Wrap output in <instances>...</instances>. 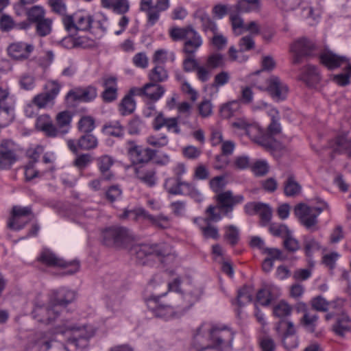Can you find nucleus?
Returning a JSON list of instances; mask_svg holds the SVG:
<instances>
[{"mask_svg":"<svg viewBox=\"0 0 351 351\" xmlns=\"http://www.w3.org/2000/svg\"><path fill=\"white\" fill-rule=\"evenodd\" d=\"M10 99L8 88L0 87V126H8L14 119L13 109L8 106L6 100Z\"/></svg>","mask_w":351,"mask_h":351,"instance_id":"nucleus-21","label":"nucleus"},{"mask_svg":"<svg viewBox=\"0 0 351 351\" xmlns=\"http://www.w3.org/2000/svg\"><path fill=\"white\" fill-rule=\"evenodd\" d=\"M180 284V278H176L168 283V291L145 298L148 309L155 317L166 321L179 318L199 300L203 293L202 289L184 294Z\"/></svg>","mask_w":351,"mask_h":351,"instance_id":"nucleus-1","label":"nucleus"},{"mask_svg":"<svg viewBox=\"0 0 351 351\" xmlns=\"http://www.w3.org/2000/svg\"><path fill=\"white\" fill-rule=\"evenodd\" d=\"M300 80L308 87H315L320 81L317 68L315 66L308 65L300 75Z\"/></svg>","mask_w":351,"mask_h":351,"instance_id":"nucleus-28","label":"nucleus"},{"mask_svg":"<svg viewBox=\"0 0 351 351\" xmlns=\"http://www.w3.org/2000/svg\"><path fill=\"white\" fill-rule=\"evenodd\" d=\"M351 73L346 71L339 74L332 75L331 80L339 86H346L350 84Z\"/></svg>","mask_w":351,"mask_h":351,"instance_id":"nucleus-60","label":"nucleus"},{"mask_svg":"<svg viewBox=\"0 0 351 351\" xmlns=\"http://www.w3.org/2000/svg\"><path fill=\"white\" fill-rule=\"evenodd\" d=\"M147 215H148V212H147L144 208H138L133 210H124L123 213L120 215L119 218L121 219H129L132 221H137L140 218L147 220Z\"/></svg>","mask_w":351,"mask_h":351,"instance_id":"nucleus-38","label":"nucleus"},{"mask_svg":"<svg viewBox=\"0 0 351 351\" xmlns=\"http://www.w3.org/2000/svg\"><path fill=\"white\" fill-rule=\"evenodd\" d=\"M34 49V47L33 45L23 42H17L9 45L8 53L13 59L24 60L29 57Z\"/></svg>","mask_w":351,"mask_h":351,"instance_id":"nucleus-25","label":"nucleus"},{"mask_svg":"<svg viewBox=\"0 0 351 351\" xmlns=\"http://www.w3.org/2000/svg\"><path fill=\"white\" fill-rule=\"evenodd\" d=\"M104 245L110 247H127L133 241V237L128 228L110 226L101 232Z\"/></svg>","mask_w":351,"mask_h":351,"instance_id":"nucleus-7","label":"nucleus"},{"mask_svg":"<svg viewBox=\"0 0 351 351\" xmlns=\"http://www.w3.org/2000/svg\"><path fill=\"white\" fill-rule=\"evenodd\" d=\"M206 213V219L197 218L195 219V222L199 223V229L205 239L217 240L219 237V230L217 227L212 226L210 221H219L221 219L220 213L216 212V207L213 205L207 208Z\"/></svg>","mask_w":351,"mask_h":351,"instance_id":"nucleus-13","label":"nucleus"},{"mask_svg":"<svg viewBox=\"0 0 351 351\" xmlns=\"http://www.w3.org/2000/svg\"><path fill=\"white\" fill-rule=\"evenodd\" d=\"M232 125L234 128L241 130V134H245L256 142L257 132H259V128L257 125L250 124L244 119H238L233 122Z\"/></svg>","mask_w":351,"mask_h":351,"instance_id":"nucleus-29","label":"nucleus"},{"mask_svg":"<svg viewBox=\"0 0 351 351\" xmlns=\"http://www.w3.org/2000/svg\"><path fill=\"white\" fill-rule=\"evenodd\" d=\"M95 332V326L64 329L58 326L55 330L35 333L31 343L35 351H71V347L86 348Z\"/></svg>","mask_w":351,"mask_h":351,"instance_id":"nucleus-2","label":"nucleus"},{"mask_svg":"<svg viewBox=\"0 0 351 351\" xmlns=\"http://www.w3.org/2000/svg\"><path fill=\"white\" fill-rule=\"evenodd\" d=\"M134 95H136V93H132L130 89L129 93L121 100L119 105V112L122 115H128L134 111L136 108V102L133 97Z\"/></svg>","mask_w":351,"mask_h":351,"instance_id":"nucleus-32","label":"nucleus"},{"mask_svg":"<svg viewBox=\"0 0 351 351\" xmlns=\"http://www.w3.org/2000/svg\"><path fill=\"white\" fill-rule=\"evenodd\" d=\"M258 88L267 90L272 99L277 101L285 100L289 90L287 86L276 76L268 78L266 80V86H259Z\"/></svg>","mask_w":351,"mask_h":351,"instance_id":"nucleus-18","label":"nucleus"},{"mask_svg":"<svg viewBox=\"0 0 351 351\" xmlns=\"http://www.w3.org/2000/svg\"><path fill=\"white\" fill-rule=\"evenodd\" d=\"M147 220H148L155 227L162 229H165L170 226L169 218L162 215L154 216L148 213V215H147Z\"/></svg>","mask_w":351,"mask_h":351,"instance_id":"nucleus-43","label":"nucleus"},{"mask_svg":"<svg viewBox=\"0 0 351 351\" xmlns=\"http://www.w3.org/2000/svg\"><path fill=\"white\" fill-rule=\"evenodd\" d=\"M233 339L230 328L204 322L193 334L191 346L195 351H231Z\"/></svg>","mask_w":351,"mask_h":351,"instance_id":"nucleus-4","label":"nucleus"},{"mask_svg":"<svg viewBox=\"0 0 351 351\" xmlns=\"http://www.w3.org/2000/svg\"><path fill=\"white\" fill-rule=\"evenodd\" d=\"M95 128V120L91 117H82L78 122L79 130L85 134L90 133Z\"/></svg>","mask_w":351,"mask_h":351,"instance_id":"nucleus-53","label":"nucleus"},{"mask_svg":"<svg viewBox=\"0 0 351 351\" xmlns=\"http://www.w3.org/2000/svg\"><path fill=\"white\" fill-rule=\"evenodd\" d=\"M328 147L334 153L346 154L350 162L346 167L351 171V128L346 130L342 126L335 137L328 141Z\"/></svg>","mask_w":351,"mask_h":351,"instance_id":"nucleus-11","label":"nucleus"},{"mask_svg":"<svg viewBox=\"0 0 351 351\" xmlns=\"http://www.w3.org/2000/svg\"><path fill=\"white\" fill-rule=\"evenodd\" d=\"M71 120L72 115L69 111H62L57 114L56 123L59 128V133L66 134L68 132Z\"/></svg>","mask_w":351,"mask_h":351,"instance_id":"nucleus-34","label":"nucleus"},{"mask_svg":"<svg viewBox=\"0 0 351 351\" xmlns=\"http://www.w3.org/2000/svg\"><path fill=\"white\" fill-rule=\"evenodd\" d=\"M130 253L142 265H146L153 258H156L164 265L167 261L174 262L176 258L174 253H172L171 246L166 243L134 245L130 249Z\"/></svg>","mask_w":351,"mask_h":351,"instance_id":"nucleus-5","label":"nucleus"},{"mask_svg":"<svg viewBox=\"0 0 351 351\" xmlns=\"http://www.w3.org/2000/svg\"><path fill=\"white\" fill-rule=\"evenodd\" d=\"M43 152L44 147L40 145L29 147L26 151V156L29 159L28 162L36 165Z\"/></svg>","mask_w":351,"mask_h":351,"instance_id":"nucleus-54","label":"nucleus"},{"mask_svg":"<svg viewBox=\"0 0 351 351\" xmlns=\"http://www.w3.org/2000/svg\"><path fill=\"white\" fill-rule=\"evenodd\" d=\"M206 64L210 69L222 67L224 65L223 56L219 53H213L208 56Z\"/></svg>","mask_w":351,"mask_h":351,"instance_id":"nucleus-50","label":"nucleus"},{"mask_svg":"<svg viewBox=\"0 0 351 351\" xmlns=\"http://www.w3.org/2000/svg\"><path fill=\"white\" fill-rule=\"evenodd\" d=\"M224 238L232 246L236 245L239 241V230L233 226L230 225L225 228Z\"/></svg>","mask_w":351,"mask_h":351,"instance_id":"nucleus-44","label":"nucleus"},{"mask_svg":"<svg viewBox=\"0 0 351 351\" xmlns=\"http://www.w3.org/2000/svg\"><path fill=\"white\" fill-rule=\"evenodd\" d=\"M291 51L295 56L294 62L298 63L302 57L315 56L317 49L313 42L306 38H302L295 41L291 45Z\"/></svg>","mask_w":351,"mask_h":351,"instance_id":"nucleus-19","label":"nucleus"},{"mask_svg":"<svg viewBox=\"0 0 351 351\" xmlns=\"http://www.w3.org/2000/svg\"><path fill=\"white\" fill-rule=\"evenodd\" d=\"M164 187L169 193L172 195H188L197 202H201L204 199L203 195L194 184L182 182L178 178L166 179Z\"/></svg>","mask_w":351,"mask_h":351,"instance_id":"nucleus-10","label":"nucleus"},{"mask_svg":"<svg viewBox=\"0 0 351 351\" xmlns=\"http://www.w3.org/2000/svg\"><path fill=\"white\" fill-rule=\"evenodd\" d=\"M272 300V295L268 289H261L256 293V301L263 306H268Z\"/></svg>","mask_w":351,"mask_h":351,"instance_id":"nucleus-59","label":"nucleus"},{"mask_svg":"<svg viewBox=\"0 0 351 351\" xmlns=\"http://www.w3.org/2000/svg\"><path fill=\"white\" fill-rule=\"evenodd\" d=\"M169 8V0H157L154 12L149 14V24L152 26L155 25L160 18V13L167 10Z\"/></svg>","mask_w":351,"mask_h":351,"instance_id":"nucleus-31","label":"nucleus"},{"mask_svg":"<svg viewBox=\"0 0 351 351\" xmlns=\"http://www.w3.org/2000/svg\"><path fill=\"white\" fill-rule=\"evenodd\" d=\"M230 21L232 25V30L235 34L240 35L243 33L245 24L243 19L239 14H231L230 16Z\"/></svg>","mask_w":351,"mask_h":351,"instance_id":"nucleus-58","label":"nucleus"},{"mask_svg":"<svg viewBox=\"0 0 351 351\" xmlns=\"http://www.w3.org/2000/svg\"><path fill=\"white\" fill-rule=\"evenodd\" d=\"M301 189L302 186L295 181L294 176L289 175L284 183L285 195L287 197H294L300 193Z\"/></svg>","mask_w":351,"mask_h":351,"instance_id":"nucleus-33","label":"nucleus"},{"mask_svg":"<svg viewBox=\"0 0 351 351\" xmlns=\"http://www.w3.org/2000/svg\"><path fill=\"white\" fill-rule=\"evenodd\" d=\"M76 30L87 31L92 27V16L86 13L75 14Z\"/></svg>","mask_w":351,"mask_h":351,"instance_id":"nucleus-37","label":"nucleus"},{"mask_svg":"<svg viewBox=\"0 0 351 351\" xmlns=\"http://www.w3.org/2000/svg\"><path fill=\"white\" fill-rule=\"evenodd\" d=\"M97 166L101 173L105 177V179L110 180L112 178L110 169L114 163L113 158L108 155H104L98 158Z\"/></svg>","mask_w":351,"mask_h":351,"instance_id":"nucleus-35","label":"nucleus"},{"mask_svg":"<svg viewBox=\"0 0 351 351\" xmlns=\"http://www.w3.org/2000/svg\"><path fill=\"white\" fill-rule=\"evenodd\" d=\"M168 77L167 71L160 65H156L149 73V79L153 82H161Z\"/></svg>","mask_w":351,"mask_h":351,"instance_id":"nucleus-49","label":"nucleus"},{"mask_svg":"<svg viewBox=\"0 0 351 351\" xmlns=\"http://www.w3.org/2000/svg\"><path fill=\"white\" fill-rule=\"evenodd\" d=\"M32 215V206H14L8 221L9 228L16 230L23 228L31 219Z\"/></svg>","mask_w":351,"mask_h":351,"instance_id":"nucleus-15","label":"nucleus"},{"mask_svg":"<svg viewBox=\"0 0 351 351\" xmlns=\"http://www.w3.org/2000/svg\"><path fill=\"white\" fill-rule=\"evenodd\" d=\"M195 54H185L182 62V68L185 72H193L199 66L197 60L195 58Z\"/></svg>","mask_w":351,"mask_h":351,"instance_id":"nucleus-52","label":"nucleus"},{"mask_svg":"<svg viewBox=\"0 0 351 351\" xmlns=\"http://www.w3.org/2000/svg\"><path fill=\"white\" fill-rule=\"evenodd\" d=\"M45 12L43 7L34 5L27 11V17L31 23H36L45 18Z\"/></svg>","mask_w":351,"mask_h":351,"instance_id":"nucleus-42","label":"nucleus"},{"mask_svg":"<svg viewBox=\"0 0 351 351\" xmlns=\"http://www.w3.org/2000/svg\"><path fill=\"white\" fill-rule=\"evenodd\" d=\"M36 128L48 137H56L59 134V130L53 124L51 117L47 114L36 118Z\"/></svg>","mask_w":351,"mask_h":351,"instance_id":"nucleus-26","label":"nucleus"},{"mask_svg":"<svg viewBox=\"0 0 351 351\" xmlns=\"http://www.w3.org/2000/svg\"><path fill=\"white\" fill-rule=\"evenodd\" d=\"M36 24V32L40 37H45L50 34L52 30V21L48 18H44Z\"/></svg>","mask_w":351,"mask_h":351,"instance_id":"nucleus-41","label":"nucleus"},{"mask_svg":"<svg viewBox=\"0 0 351 351\" xmlns=\"http://www.w3.org/2000/svg\"><path fill=\"white\" fill-rule=\"evenodd\" d=\"M103 132L108 136L122 137L124 134V128L119 122L112 121L104 126Z\"/></svg>","mask_w":351,"mask_h":351,"instance_id":"nucleus-39","label":"nucleus"},{"mask_svg":"<svg viewBox=\"0 0 351 351\" xmlns=\"http://www.w3.org/2000/svg\"><path fill=\"white\" fill-rule=\"evenodd\" d=\"M169 34L172 40L184 41L182 51L184 54L195 53L203 45L202 36L191 25L173 27L169 29Z\"/></svg>","mask_w":351,"mask_h":351,"instance_id":"nucleus-6","label":"nucleus"},{"mask_svg":"<svg viewBox=\"0 0 351 351\" xmlns=\"http://www.w3.org/2000/svg\"><path fill=\"white\" fill-rule=\"evenodd\" d=\"M237 106L238 104L237 101H232L223 104L219 110L221 117L223 119H228L232 117Z\"/></svg>","mask_w":351,"mask_h":351,"instance_id":"nucleus-63","label":"nucleus"},{"mask_svg":"<svg viewBox=\"0 0 351 351\" xmlns=\"http://www.w3.org/2000/svg\"><path fill=\"white\" fill-rule=\"evenodd\" d=\"M252 170L256 176H264L269 171V165L265 160H258L253 164Z\"/></svg>","mask_w":351,"mask_h":351,"instance_id":"nucleus-64","label":"nucleus"},{"mask_svg":"<svg viewBox=\"0 0 351 351\" xmlns=\"http://www.w3.org/2000/svg\"><path fill=\"white\" fill-rule=\"evenodd\" d=\"M231 11V6L218 3L213 6L212 14L215 19H222Z\"/></svg>","mask_w":351,"mask_h":351,"instance_id":"nucleus-61","label":"nucleus"},{"mask_svg":"<svg viewBox=\"0 0 351 351\" xmlns=\"http://www.w3.org/2000/svg\"><path fill=\"white\" fill-rule=\"evenodd\" d=\"M165 92V90L162 86L156 84L153 82L145 84L142 88H131L132 93H136V95L139 96H145L152 101L159 100L163 96Z\"/></svg>","mask_w":351,"mask_h":351,"instance_id":"nucleus-24","label":"nucleus"},{"mask_svg":"<svg viewBox=\"0 0 351 351\" xmlns=\"http://www.w3.org/2000/svg\"><path fill=\"white\" fill-rule=\"evenodd\" d=\"M17 160L15 145L12 141L3 140L0 144V169H9Z\"/></svg>","mask_w":351,"mask_h":351,"instance_id":"nucleus-17","label":"nucleus"},{"mask_svg":"<svg viewBox=\"0 0 351 351\" xmlns=\"http://www.w3.org/2000/svg\"><path fill=\"white\" fill-rule=\"evenodd\" d=\"M318 204L317 206H312L300 203L295 207V215L308 230H311L317 223L318 216L328 208V204L324 201H319Z\"/></svg>","mask_w":351,"mask_h":351,"instance_id":"nucleus-8","label":"nucleus"},{"mask_svg":"<svg viewBox=\"0 0 351 351\" xmlns=\"http://www.w3.org/2000/svg\"><path fill=\"white\" fill-rule=\"evenodd\" d=\"M69 149L73 153H77L78 149L90 150L98 145V140L95 136L90 133L83 134L77 141L70 139L67 141Z\"/></svg>","mask_w":351,"mask_h":351,"instance_id":"nucleus-23","label":"nucleus"},{"mask_svg":"<svg viewBox=\"0 0 351 351\" xmlns=\"http://www.w3.org/2000/svg\"><path fill=\"white\" fill-rule=\"evenodd\" d=\"M259 0H240L237 4V9L239 12H250L258 10Z\"/></svg>","mask_w":351,"mask_h":351,"instance_id":"nucleus-47","label":"nucleus"},{"mask_svg":"<svg viewBox=\"0 0 351 351\" xmlns=\"http://www.w3.org/2000/svg\"><path fill=\"white\" fill-rule=\"evenodd\" d=\"M292 308L284 301L280 302L274 307L273 313L275 316L282 318L291 314Z\"/></svg>","mask_w":351,"mask_h":351,"instance_id":"nucleus-57","label":"nucleus"},{"mask_svg":"<svg viewBox=\"0 0 351 351\" xmlns=\"http://www.w3.org/2000/svg\"><path fill=\"white\" fill-rule=\"evenodd\" d=\"M257 214L260 217V224L262 226H266L271 219V209L269 205L262 203V206L258 209Z\"/></svg>","mask_w":351,"mask_h":351,"instance_id":"nucleus-55","label":"nucleus"},{"mask_svg":"<svg viewBox=\"0 0 351 351\" xmlns=\"http://www.w3.org/2000/svg\"><path fill=\"white\" fill-rule=\"evenodd\" d=\"M97 96V89L93 86H88L85 88H77L71 90L66 96V99L73 101H90Z\"/></svg>","mask_w":351,"mask_h":351,"instance_id":"nucleus-27","label":"nucleus"},{"mask_svg":"<svg viewBox=\"0 0 351 351\" xmlns=\"http://www.w3.org/2000/svg\"><path fill=\"white\" fill-rule=\"evenodd\" d=\"M168 137L164 134L152 135L147 138V143L149 145L157 148L166 146L168 144Z\"/></svg>","mask_w":351,"mask_h":351,"instance_id":"nucleus-51","label":"nucleus"},{"mask_svg":"<svg viewBox=\"0 0 351 351\" xmlns=\"http://www.w3.org/2000/svg\"><path fill=\"white\" fill-rule=\"evenodd\" d=\"M61 88L62 86L58 81H48L45 85V91L35 95L32 99V104L38 108L53 106Z\"/></svg>","mask_w":351,"mask_h":351,"instance_id":"nucleus-14","label":"nucleus"},{"mask_svg":"<svg viewBox=\"0 0 351 351\" xmlns=\"http://www.w3.org/2000/svg\"><path fill=\"white\" fill-rule=\"evenodd\" d=\"M271 122L267 127L266 132H263L260 128L257 132L256 143L268 149H272L276 145L274 136L281 132V125L279 122V112L276 108H272L269 112Z\"/></svg>","mask_w":351,"mask_h":351,"instance_id":"nucleus-9","label":"nucleus"},{"mask_svg":"<svg viewBox=\"0 0 351 351\" xmlns=\"http://www.w3.org/2000/svg\"><path fill=\"white\" fill-rule=\"evenodd\" d=\"M317 319L318 316L317 315H311L306 312L302 317L300 323L307 331L313 332L315 330Z\"/></svg>","mask_w":351,"mask_h":351,"instance_id":"nucleus-45","label":"nucleus"},{"mask_svg":"<svg viewBox=\"0 0 351 351\" xmlns=\"http://www.w3.org/2000/svg\"><path fill=\"white\" fill-rule=\"evenodd\" d=\"M252 300V295L250 287L243 286L238 291L237 298L232 302L233 304L239 306H244Z\"/></svg>","mask_w":351,"mask_h":351,"instance_id":"nucleus-40","label":"nucleus"},{"mask_svg":"<svg viewBox=\"0 0 351 351\" xmlns=\"http://www.w3.org/2000/svg\"><path fill=\"white\" fill-rule=\"evenodd\" d=\"M38 261L49 267H60L63 270L62 271V275H72L76 273L80 269V263L78 261L73 260L66 261L58 257L53 252L49 250H44L41 252Z\"/></svg>","mask_w":351,"mask_h":351,"instance_id":"nucleus-12","label":"nucleus"},{"mask_svg":"<svg viewBox=\"0 0 351 351\" xmlns=\"http://www.w3.org/2000/svg\"><path fill=\"white\" fill-rule=\"evenodd\" d=\"M320 243L313 237H306L304 239V250L307 257H311L313 254L319 250Z\"/></svg>","mask_w":351,"mask_h":351,"instance_id":"nucleus-46","label":"nucleus"},{"mask_svg":"<svg viewBox=\"0 0 351 351\" xmlns=\"http://www.w3.org/2000/svg\"><path fill=\"white\" fill-rule=\"evenodd\" d=\"M320 63L328 70L339 68L343 64L350 62V58L346 56H340L330 50H324L319 55Z\"/></svg>","mask_w":351,"mask_h":351,"instance_id":"nucleus-22","label":"nucleus"},{"mask_svg":"<svg viewBox=\"0 0 351 351\" xmlns=\"http://www.w3.org/2000/svg\"><path fill=\"white\" fill-rule=\"evenodd\" d=\"M110 9L117 14H124L129 11L130 4L128 0H114Z\"/></svg>","mask_w":351,"mask_h":351,"instance_id":"nucleus-62","label":"nucleus"},{"mask_svg":"<svg viewBox=\"0 0 351 351\" xmlns=\"http://www.w3.org/2000/svg\"><path fill=\"white\" fill-rule=\"evenodd\" d=\"M350 319L348 317H343L337 319L333 326V331L335 334L343 336L346 332L350 330Z\"/></svg>","mask_w":351,"mask_h":351,"instance_id":"nucleus-56","label":"nucleus"},{"mask_svg":"<svg viewBox=\"0 0 351 351\" xmlns=\"http://www.w3.org/2000/svg\"><path fill=\"white\" fill-rule=\"evenodd\" d=\"M244 197L242 195H233L230 191L219 193L216 196V212L219 213L217 210H219L225 215H228L232 212L235 205L242 203Z\"/></svg>","mask_w":351,"mask_h":351,"instance_id":"nucleus-16","label":"nucleus"},{"mask_svg":"<svg viewBox=\"0 0 351 351\" xmlns=\"http://www.w3.org/2000/svg\"><path fill=\"white\" fill-rule=\"evenodd\" d=\"M76 296V293L66 287L53 290L49 298V302L45 305L36 302L32 311V316L37 322L52 326L51 330H55L58 326L64 329L73 326L81 328L93 326L90 324H70L67 320L62 318V313L65 310V306L72 302Z\"/></svg>","mask_w":351,"mask_h":351,"instance_id":"nucleus-3","label":"nucleus"},{"mask_svg":"<svg viewBox=\"0 0 351 351\" xmlns=\"http://www.w3.org/2000/svg\"><path fill=\"white\" fill-rule=\"evenodd\" d=\"M277 6L285 12H289L302 7L304 11L307 3L304 0H276Z\"/></svg>","mask_w":351,"mask_h":351,"instance_id":"nucleus-36","label":"nucleus"},{"mask_svg":"<svg viewBox=\"0 0 351 351\" xmlns=\"http://www.w3.org/2000/svg\"><path fill=\"white\" fill-rule=\"evenodd\" d=\"M195 18L197 19L202 25V30L207 34L211 32L215 34L217 32L218 27L217 23L206 12H199L195 14Z\"/></svg>","mask_w":351,"mask_h":351,"instance_id":"nucleus-30","label":"nucleus"},{"mask_svg":"<svg viewBox=\"0 0 351 351\" xmlns=\"http://www.w3.org/2000/svg\"><path fill=\"white\" fill-rule=\"evenodd\" d=\"M128 155L134 164L146 163L156 155V152L150 148L136 145L134 142H129Z\"/></svg>","mask_w":351,"mask_h":351,"instance_id":"nucleus-20","label":"nucleus"},{"mask_svg":"<svg viewBox=\"0 0 351 351\" xmlns=\"http://www.w3.org/2000/svg\"><path fill=\"white\" fill-rule=\"evenodd\" d=\"M269 230L272 235L282 239H285L291 233V231L286 225L278 223H271L269 227Z\"/></svg>","mask_w":351,"mask_h":351,"instance_id":"nucleus-48","label":"nucleus"}]
</instances>
